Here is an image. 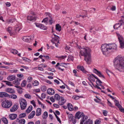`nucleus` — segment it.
I'll list each match as a JSON object with an SVG mask.
<instances>
[{
	"instance_id": "1",
	"label": "nucleus",
	"mask_w": 124,
	"mask_h": 124,
	"mask_svg": "<svg viewBox=\"0 0 124 124\" xmlns=\"http://www.w3.org/2000/svg\"><path fill=\"white\" fill-rule=\"evenodd\" d=\"M101 49L103 54L107 56L110 53L117 50V46L115 44H105L102 45Z\"/></svg>"
},
{
	"instance_id": "2",
	"label": "nucleus",
	"mask_w": 124,
	"mask_h": 124,
	"mask_svg": "<svg viewBox=\"0 0 124 124\" xmlns=\"http://www.w3.org/2000/svg\"><path fill=\"white\" fill-rule=\"evenodd\" d=\"M113 62L116 69L120 72H124V57L118 55Z\"/></svg>"
},
{
	"instance_id": "3",
	"label": "nucleus",
	"mask_w": 124,
	"mask_h": 124,
	"mask_svg": "<svg viewBox=\"0 0 124 124\" xmlns=\"http://www.w3.org/2000/svg\"><path fill=\"white\" fill-rule=\"evenodd\" d=\"M79 56L84 57V60L88 64H89L91 62V55L88 50L85 48H81Z\"/></svg>"
},
{
	"instance_id": "4",
	"label": "nucleus",
	"mask_w": 124,
	"mask_h": 124,
	"mask_svg": "<svg viewBox=\"0 0 124 124\" xmlns=\"http://www.w3.org/2000/svg\"><path fill=\"white\" fill-rule=\"evenodd\" d=\"M12 105V101H10L5 100L2 103V106L6 108H8L10 107Z\"/></svg>"
},
{
	"instance_id": "5",
	"label": "nucleus",
	"mask_w": 124,
	"mask_h": 124,
	"mask_svg": "<svg viewBox=\"0 0 124 124\" xmlns=\"http://www.w3.org/2000/svg\"><path fill=\"white\" fill-rule=\"evenodd\" d=\"M52 39L51 40V42L53 44H55V46L58 47V44L59 42V40L58 39L59 37L58 36L53 34L52 36Z\"/></svg>"
},
{
	"instance_id": "6",
	"label": "nucleus",
	"mask_w": 124,
	"mask_h": 124,
	"mask_svg": "<svg viewBox=\"0 0 124 124\" xmlns=\"http://www.w3.org/2000/svg\"><path fill=\"white\" fill-rule=\"evenodd\" d=\"M52 39L51 40V42L53 44H55V46L58 47V44L59 42V40L58 39L59 37L58 36L53 34L52 36Z\"/></svg>"
},
{
	"instance_id": "7",
	"label": "nucleus",
	"mask_w": 124,
	"mask_h": 124,
	"mask_svg": "<svg viewBox=\"0 0 124 124\" xmlns=\"http://www.w3.org/2000/svg\"><path fill=\"white\" fill-rule=\"evenodd\" d=\"M21 109L23 110L26 107L27 103L26 100L23 98L21 99L20 101Z\"/></svg>"
},
{
	"instance_id": "8",
	"label": "nucleus",
	"mask_w": 124,
	"mask_h": 124,
	"mask_svg": "<svg viewBox=\"0 0 124 124\" xmlns=\"http://www.w3.org/2000/svg\"><path fill=\"white\" fill-rule=\"evenodd\" d=\"M117 34L120 44V47L122 49L124 48V39L119 34Z\"/></svg>"
},
{
	"instance_id": "9",
	"label": "nucleus",
	"mask_w": 124,
	"mask_h": 124,
	"mask_svg": "<svg viewBox=\"0 0 124 124\" xmlns=\"http://www.w3.org/2000/svg\"><path fill=\"white\" fill-rule=\"evenodd\" d=\"M121 18L122 19L119 21L120 23L116 24L114 25V29H117L121 25L124 24V14L123 16H121Z\"/></svg>"
},
{
	"instance_id": "10",
	"label": "nucleus",
	"mask_w": 124,
	"mask_h": 124,
	"mask_svg": "<svg viewBox=\"0 0 124 124\" xmlns=\"http://www.w3.org/2000/svg\"><path fill=\"white\" fill-rule=\"evenodd\" d=\"M34 38L33 35L30 36H24L22 37V39L24 41L27 42H30V41L33 40Z\"/></svg>"
},
{
	"instance_id": "11",
	"label": "nucleus",
	"mask_w": 124,
	"mask_h": 124,
	"mask_svg": "<svg viewBox=\"0 0 124 124\" xmlns=\"http://www.w3.org/2000/svg\"><path fill=\"white\" fill-rule=\"evenodd\" d=\"M88 78L90 82V83H88L89 84L91 87L93 88L92 85H93V74H92V75L90 74H88Z\"/></svg>"
},
{
	"instance_id": "12",
	"label": "nucleus",
	"mask_w": 124,
	"mask_h": 124,
	"mask_svg": "<svg viewBox=\"0 0 124 124\" xmlns=\"http://www.w3.org/2000/svg\"><path fill=\"white\" fill-rule=\"evenodd\" d=\"M75 116L76 118H77L78 119H79L84 116V113L83 112L78 111L76 113Z\"/></svg>"
},
{
	"instance_id": "13",
	"label": "nucleus",
	"mask_w": 124,
	"mask_h": 124,
	"mask_svg": "<svg viewBox=\"0 0 124 124\" xmlns=\"http://www.w3.org/2000/svg\"><path fill=\"white\" fill-rule=\"evenodd\" d=\"M8 96H9V95L6 92H0V97H8Z\"/></svg>"
},
{
	"instance_id": "14",
	"label": "nucleus",
	"mask_w": 124,
	"mask_h": 124,
	"mask_svg": "<svg viewBox=\"0 0 124 124\" xmlns=\"http://www.w3.org/2000/svg\"><path fill=\"white\" fill-rule=\"evenodd\" d=\"M37 17H33L31 16H28L27 17V20L30 21H35L37 19Z\"/></svg>"
},
{
	"instance_id": "15",
	"label": "nucleus",
	"mask_w": 124,
	"mask_h": 124,
	"mask_svg": "<svg viewBox=\"0 0 124 124\" xmlns=\"http://www.w3.org/2000/svg\"><path fill=\"white\" fill-rule=\"evenodd\" d=\"M77 68L78 70H80L82 71L84 73H86L87 72V71L85 70V69L83 66H78L77 67Z\"/></svg>"
},
{
	"instance_id": "16",
	"label": "nucleus",
	"mask_w": 124,
	"mask_h": 124,
	"mask_svg": "<svg viewBox=\"0 0 124 124\" xmlns=\"http://www.w3.org/2000/svg\"><path fill=\"white\" fill-rule=\"evenodd\" d=\"M66 100L62 97L61 98L60 100L59 101V104L60 105H63L66 102Z\"/></svg>"
},
{
	"instance_id": "17",
	"label": "nucleus",
	"mask_w": 124,
	"mask_h": 124,
	"mask_svg": "<svg viewBox=\"0 0 124 124\" xmlns=\"http://www.w3.org/2000/svg\"><path fill=\"white\" fill-rule=\"evenodd\" d=\"M5 91L8 93H15L14 90L11 88H7Z\"/></svg>"
},
{
	"instance_id": "18",
	"label": "nucleus",
	"mask_w": 124,
	"mask_h": 124,
	"mask_svg": "<svg viewBox=\"0 0 124 124\" xmlns=\"http://www.w3.org/2000/svg\"><path fill=\"white\" fill-rule=\"evenodd\" d=\"M47 92L48 94L50 95H52L54 93V91L52 88L48 89L47 90Z\"/></svg>"
},
{
	"instance_id": "19",
	"label": "nucleus",
	"mask_w": 124,
	"mask_h": 124,
	"mask_svg": "<svg viewBox=\"0 0 124 124\" xmlns=\"http://www.w3.org/2000/svg\"><path fill=\"white\" fill-rule=\"evenodd\" d=\"M17 106L15 104L10 109V111L11 112H13L17 110Z\"/></svg>"
},
{
	"instance_id": "20",
	"label": "nucleus",
	"mask_w": 124,
	"mask_h": 124,
	"mask_svg": "<svg viewBox=\"0 0 124 124\" xmlns=\"http://www.w3.org/2000/svg\"><path fill=\"white\" fill-rule=\"evenodd\" d=\"M9 118L11 120H14L17 117V115L16 114H12L9 116Z\"/></svg>"
},
{
	"instance_id": "21",
	"label": "nucleus",
	"mask_w": 124,
	"mask_h": 124,
	"mask_svg": "<svg viewBox=\"0 0 124 124\" xmlns=\"http://www.w3.org/2000/svg\"><path fill=\"white\" fill-rule=\"evenodd\" d=\"M16 121L17 122H18L19 124H24L25 122V120L23 119H17Z\"/></svg>"
},
{
	"instance_id": "22",
	"label": "nucleus",
	"mask_w": 124,
	"mask_h": 124,
	"mask_svg": "<svg viewBox=\"0 0 124 124\" xmlns=\"http://www.w3.org/2000/svg\"><path fill=\"white\" fill-rule=\"evenodd\" d=\"M15 76L14 75L9 76L7 78V79L9 81H11L15 79Z\"/></svg>"
},
{
	"instance_id": "23",
	"label": "nucleus",
	"mask_w": 124,
	"mask_h": 124,
	"mask_svg": "<svg viewBox=\"0 0 124 124\" xmlns=\"http://www.w3.org/2000/svg\"><path fill=\"white\" fill-rule=\"evenodd\" d=\"M35 111H32L31 113V114L29 115L28 116V118L29 119H31L34 116L35 114Z\"/></svg>"
},
{
	"instance_id": "24",
	"label": "nucleus",
	"mask_w": 124,
	"mask_h": 124,
	"mask_svg": "<svg viewBox=\"0 0 124 124\" xmlns=\"http://www.w3.org/2000/svg\"><path fill=\"white\" fill-rule=\"evenodd\" d=\"M93 77H94L95 78L97 79V80L96 81V82L98 85H101V84L102 83V82L97 77H95L94 75H93Z\"/></svg>"
},
{
	"instance_id": "25",
	"label": "nucleus",
	"mask_w": 124,
	"mask_h": 124,
	"mask_svg": "<svg viewBox=\"0 0 124 124\" xmlns=\"http://www.w3.org/2000/svg\"><path fill=\"white\" fill-rule=\"evenodd\" d=\"M41 110L40 108H37L36 110V116H39L41 114Z\"/></svg>"
},
{
	"instance_id": "26",
	"label": "nucleus",
	"mask_w": 124,
	"mask_h": 124,
	"mask_svg": "<svg viewBox=\"0 0 124 124\" xmlns=\"http://www.w3.org/2000/svg\"><path fill=\"white\" fill-rule=\"evenodd\" d=\"M82 119L81 120L80 124H83V122L87 119L88 117L84 115Z\"/></svg>"
},
{
	"instance_id": "27",
	"label": "nucleus",
	"mask_w": 124,
	"mask_h": 124,
	"mask_svg": "<svg viewBox=\"0 0 124 124\" xmlns=\"http://www.w3.org/2000/svg\"><path fill=\"white\" fill-rule=\"evenodd\" d=\"M56 30L57 31H60L61 30V27L59 24H57L56 25Z\"/></svg>"
},
{
	"instance_id": "28",
	"label": "nucleus",
	"mask_w": 124,
	"mask_h": 124,
	"mask_svg": "<svg viewBox=\"0 0 124 124\" xmlns=\"http://www.w3.org/2000/svg\"><path fill=\"white\" fill-rule=\"evenodd\" d=\"M12 28L10 27H9L7 28V31L9 33L10 35H11L13 34L12 32Z\"/></svg>"
},
{
	"instance_id": "29",
	"label": "nucleus",
	"mask_w": 124,
	"mask_h": 124,
	"mask_svg": "<svg viewBox=\"0 0 124 124\" xmlns=\"http://www.w3.org/2000/svg\"><path fill=\"white\" fill-rule=\"evenodd\" d=\"M32 106H29L26 111V112L27 113H29L32 110Z\"/></svg>"
},
{
	"instance_id": "30",
	"label": "nucleus",
	"mask_w": 124,
	"mask_h": 124,
	"mask_svg": "<svg viewBox=\"0 0 124 124\" xmlns=\"http://www.w3.org/2000/svg\"><path fill=\"white\" fill-rule=\"evenodd\" d=\"M68 109L70 111H72L73 110V106L71 103H69L68 105Z\"/></svg>"
},
{
	"instance_id": "31",
	"label": "nucleus",
	"mask_w": 124,
	"mask_h": 124,
	"mask_svg": "<svg viewBox=\"0 0 124 124\" xmlns=\"http://www.w3.org/2000/svg\"><path fill=\"white\" fill-rule=\"evenodd\" d=\"M74 59V57L72 55H69L68 57V58L67 59V61H73Z\"/></svg>"
},
{
	"instance_id": "32",
	"label": "nucleus",
	"mask_w": 124,
	"mask_h": 124,
	"mask_svg": "<svg viewBox=\"0 0 124 124\" xmlns=\"http://www.w3.org/2000/svg\"><path fill=\"white\" fill-rule=\"evenodd\" d=\"M54 99L57 100H59L60 99V96L59 95L57 94H55L54 95Z\"/></svg>"
},
{
	"instance_id": "33",
	"label": "nucleus",
	"mask_w": 124,
	"mask_h": 124,
	"mask_svg": "<svg viewBox=\"0 0 124 124\" xmlns=\"http://www.w3.org/2000/svg\"><path fill=\"white\" fill-rule=\"evenodd\" d=\"M118 107L119 110L121 112L123 113H124V108L122 107L121 105H119V106H118Z\"/></svg>"
},
{
	"instance_id": "34",
	"label": "nucleus",
	"mask_w": 124,
	"mask_h": 124,
	"mask_svg": "<svg viewBox=\"0 0 124 124\" xmlns=\"http://www.w3.org/2000/svg\"><path fill=\"white\" fill-rule=\"evenodd\" d=\"M8 97L14 99H16L17 98V96L16 95L12 94L10 95H9V96H8Z\"/></svg>"
},
{
	"instance_id": "35",
	"label": "nucleus",
	"mask_w": 124,
	"mask_h": 124,
	"mask_svg": "<svg viewBox=\"0 0 124 124\" xmlns=\"http://www.w3.org/2000/svg\"><path fill=\"white\" fill-rule=\"evenodd\" d=\"M84 124H93V121L89 119L85 122Z\"/></svg>"
},
{
	"instance_id": "36",
	"label": "nucleus",
	"mask_w": 124,
	"mask_h": 124,
	"mask_svg": "<svg viewBox=\"0 0 124 124\" xmlns=\"http://www.w3.org/2000/svg\"><path fill=\"white\" fill-rule=\"evenodd\" d=\"M2 121L5 124H7L8 121L6 118H2L1 119Z\"/></svg>"
},
{
	"instance_id": "37",
	"label": "nucleus",
	"mask_w": 124,
	"mask_h": 124,
	"mask_svg": "<svg viewBox=\"0 0 124 124\" xmlns=\"http://www.w3.org/2000/svg\"><path fill=\"white\" fill-rule=\"evenodd\" d=\"M27 82L25 80H23L21 84L22 87H24L26 85Z\"/></svg>"
},
{
	"instance_id": "38",
	"label": "nucleus",
	"mask_w": 124,
	"mask_h": 124,
	"mask_svg": "<svg viewBox=\"0 0 124 124\" xmlns=\"http://www.w3.org/2000/svg\"><path fill=\"white\" fill-rule=\"evenodd\" d=\"M48 18L47 17H46L42 21V22H44L46 25L47 24Z\"/></svg>"
},
{
	"instance_id": "39",
	"label": "nucleus",
	"mask_w": 124,
	"mask_h": 124,
	"mask_svg": "<svg viewBox=\"0 0 124 124\" xmlns=\"http://www.w3.org/2000/svg\"><path fill=\"white\" fill-rule=\"evenodd\" d=\"M64 64H66V63H61L60 64L59 63H57V64L56 65V67H57L59 65L60 66L62 67H65L64 66Z\"/></svg>"
},
{
	"instance_id": "40",
	"label": "nucleus",
	"mask_w": 124,
	"mask_h": 124,
	"mask_svg": "<svg viewBox=\"0 0 124 124\" xmlns=\"http://www.w3.org/2000/svg\"><path fill=\"white\" fill-rule=\"evenodd\" d=\"M48 116V114L47 112H45L42 116L43 118L44 119H46Z\"/></svg>"
},
{
	"instance_id": "41",
	"label": "nucleus",
	"mask_w": 124,
	"mask_h": 124,
	"mask_svg": "<svg viewBox=\"0 0 124 124\" xmlns=\"http://www.w3.org/2000/svg\"><path fill=\"white\" fill-rule=\"evenodd\" d=\"M100 72L98 71L96 69H93V73L96 74L97 75L99 74Z\"/></svg>"
},
{
	"instance_id": "42",
	"label": "nucleus",
	"mask_w": 124,
	"mask_h": 124,
	"mask_svg": "<svg viewBox=\"0 0 124 124\" xmlns=\"http://www.w3.org/2000/svg\"><path fill=\"white\" fill-rule=\"evenodd\" d=\"M11 52L14 54H16L18 53V51L16 49H13L11 50Z\"/></svg>"
},
{
	"instance_id": "43",
	"label": "nucleus",
	"mask_w": 124,
	"mask_h": 124,
	"mask_svg": "<svg viewBox=\"0 0 124 124\" xmlns=\"http://www.w3.org/2000/svg\"><path fill=\"white\" fill-rule=\"evenodd\" d=\"M67 57L66 55L65 56H56V57L57 58H60L61 60Z\"/></svg>"
},
{
	"instance_id": "44",
	"label": "nucleus",
	"mask_w": 124,
	"mask_h": 124,
	"mask_svg": "<svg viewBox=\"0 0 124 124\" xmlns=\"http://www.w3.org/2000/svg\"><path fill=\"white\" fill-rule=\"evenodd\" d=\"M26 116V114L25 113H24L20 114L19 116V118H23L25 117Z\"/></svg>"
},
{
	"instance_id": "45",
	"label": "nucleus",
	"mask_w": 124,
	"mask_h": 124,
	"mask_svg": "<svg viewBox=\"0 0 124 124\" xmlns=\"http://www.w3.org/2000/svg\"><path fill=\"white\" fill-rule=\"evenodd\" d=\"M24 97L26 98L30 99L31 98V95L29 94H26L24 95Z\"/></svg>"
},
{
	"instance_id": "46",
	"label": "nucleus",
	"mask_w": 124,
	"mask_h": 124,
	"mask_svg": "<svg viewBox=\"0 0 124 124\" xmlns=\"http://www.w3.org/2000/svg\"><path fill=\"white\" fill-rule=\"evenodd\" d=\"M41 89L42 91L44 92L46 91L47 89V88L46 86H43L41 87Z\"/></svg>"
},
{
	"instance_id": "47",
	"label": "nucleus",
	"mask_w": 124,
	"mask_h": 124,
	"mask_svg": "<svg viewBox=\"0 0 124 124\" xmlns=\"http://www.w3.org/2000/svg\"><path fill=\"white\" fill-rule=\"evenodd\" d=\"M3 82L6 83V84L9 86H12L13 85L11 84V83L10 82L7 81H4Z\"/></svg>"
},
{
	"instance_id": "48",
	"label": "nucleus",
	"mask_w": 124,
	"mask_h": 124,
	"mask_svg": "<svg viewBox=\"0 0 124 124\" xmlns=\"http://www.w3.org/2000/svg\"><path fill=\"white\" fill-rule=\"evenodd\" d=\"M82 97L78 95H75L73 96V98L75 100H77L78 99L80 98H82Z\"/></svg>"
},
{
	"instance_id": "49",
	"label": "nucleus",
	"mask_w": 124,
	"mask_h": 124,
	"mask_svg": "<svg viewBox=\"0 0 124 124\" xmlns=\"http://www.w3.org/2000/svg\"><path fill=\"white\" fill-rule=\"evenodd\" d=\"M115 105L117 107L119 106V105H120L119 104V101L117 100H115Z\"/></svg>"
},
{
	"instance_id": "50",
	"label": "nucleus",
	"mask_w": 124,
	"mask_h": 124,
	"mask_svg": "<svg viewBox=\"0 0 124 124\" xmlns=\"http://www.w3.org/2000/svg\"><path fill=\"white\" fill-rule=\"evenodd\" d=\"M40 28L42 29L46 30V27L44 25L41 24Z\"/></svg>"
},
{
	"instance_id": "51",
	"label": "nucleus",
	"mask_w": 124,
	"mask_h": 124,
	"mask_svg": "<svg viewBox=\"0 0 124 124\" xmlns=\"http://www.w3.org/2000/svg\"><path fill=\"white\" fill-rule=\"evenodd\" d=\"M32 84L34 86H35L38 85L39 84V83L36 80Z\"/></svg>"
},
{
	"instance_id": "52",
	"label": "nucleus",
	"mask_w": 124,
	"mask_h": 124,
	"mask_svg": "<svg viewBox=\"0 0 124 124\" xmlns=\"http://www.w3.org/2000/svg\"><path fill=\"white\" fill-rule=\"evenodd\" d=\"M72 23H74L75 24H76V25H79L80 26V23H78V22L72 21L70 23V24H72Z\"/></svg>"
},
{
	"instance_id": "53",
	"label": "nucleus",
	"mask_w": 124,
	"mask_h": 124,
	"mask_svg": "<svg viewBox=\"0 0 124 124\" xmlns=\"http://www.w3.org/2000/svg\"><path fill=\"white\" fill-rule=\"evenodd\" d=\"M22 59L24 61H26L29 62H30L31 61V60H30L26 58L23 57Z\"/></svg>"
},
{
	"instance_id": "54",
	"label": "nucleus",
	"mask_w": 124,
	"mask_h": 124,
	"mask_svg": "<svg viewBox=\"0 0 124 124\" xmlns=\"http://www.w3.org/2000/svg\"><path fill=\"white\" fill-rule=\"evenodd\" d=\"M13 84L15 85H19L20 84V83L18 80L16 81H13Z\"/></svg>"
},
{
	"instance_id": "55",
	"label": "nucleus",
	"mask_w": 124,
	"mask_h": 124,
	"mask_svg": "<svg viewBox=\"0 0 124 124\" xmlns=\"http://www.w3.org/2000/svg\"><path fill=\"white\" fill-rule=\"evenodd\" d=\"M54 114L55 116V117H56V118L57 119V120L60 123H61V122L60 120V119L58 117V116H57V115L56 114H55L54 113Z\"/></svg>"
},
{
	"instance_id": "56",
	"label": "nucleus",
	"mask_w": 124,
	"mask_h": 124,
	"mask_svg": "<svg viewBox=\"0 0 124 124\" xmlns=\"http://www.w3.org/2000/svg\"><path fill=\"white\" fill-rule=\"evenodd\" d=\"M22 88H20L19 89H18L17 91L18 93L19 94L22 93L23 92V91L22 90Z\"/></svg>"
},
{
	"instance_id": "57",
	"label": "nucleus",
	"mask_w": 124,
	"mask_h": 124,
	"mask_svg": "<svg viewBox=\"0 0 124 124\" xmlns=\"http://www.w3.org/2000/svg\"><path fill=\"white\" fill-rule=\"evenodd\" d=\"M81 14L83 15L86 16V17L87 16V14L86 11H84L82 12Z\"/></svg>"
},
{
	"instance_id": "58",
	"label": "nucleus",
	"mask_w": 124,
	"mask_h": 124,
	"mask_svg": "<svg viewBox=\"0 0 124 124\" xmlns=\"http://www.w3.org/2000/svg\"><path fill=\"white\" fill-rule=\"evenodd\" d=\"M32 78L31 77H29L27 79V81L28 82H30L32 81Z\"/></svg>"
},
{
	"instance_id": "59",
	"label": "nucleus",
	"mask_w": 124,
	"mask_h": 124,
	"mask_svg": "<svg viewBox=\"0 0 124 124\" xmlns=\"http://www.w3.org/2000/svg\"><path fill=\"white\" fill-rule=\"evenodd\" d=\"M45 15L46 16H48L50 17H51V14L49 13L46 12L45 13Z\"/></svg>"
},
{
	"instance_id": "60",
	"label": "nucleus",
	"mask_w": 124,
	"mask_h": 124,
	"mask_svg": "<svg viewBox=\"0 0 124 124\" xmlns=\"http://www.w3.org/2000/svg\"><path fill=\"white\" fill-rule=\"evenodd\" d=\"M101 122V121L100 120H99L97 119L96 121H95L94 124H100Z\"/></svg>"
},
{
	"instance_id": "61",
	"label": "nucleus",
	"mask_w": 124,
	"mask_h": 124,
	"mask_svg": "<svg viewBox=\"0 0 124 124\" xmlns=\"http://www.w3.org/2000/svg\"><path fill=\"white\" fill-rule=\"evenodd\" d=\"M31 103L35 107L36 106V105L35 104V101L34 100H33L32 101H31Z\"/></svg>"
},
{
	"instance_id": "62",
	"label": "nucleus",
	"mask_w": 124,
	"mask_h": 124,
	"mask_svg": "<svg viewBox=\"0 0 124 124\" xmlns=\"http://www.w3.org/2000/svg\"><path fill=\"white\" fill-rule=\"evenodd\" d=\"M103 114L104 116H106L107 115V112L106 110H103Z\"/></svg>"
},
{
	"instance_id": "63",
	"label": "nucleus",
	"mask_w": 124,
	"mask_h": 124,
	"mask_svg": "<svg viewBox=\"0 0 124 124\" xmlns=\"http://www.w3.org/2000/svg\"><path fill=\"white\" fill-rule=\"evenodd\" d=\"M116 9V7L115 6H112V7L110 9L113 11H115Z\"/></svg>"
},
{
	"instance_id": "64",
	"label": "nucleus",
	"mask_w": 124,
	"mask_h": 124,
	"mask_svg": "<svg viewBox=\"0 0 124 124\" xmlns=\"http://www.w3.org/2000/svg\"><path fill=\"white\" fill-rule=\"evenodd\" d=\"M18 71L17 70L15 69L11 70V72L12 73H16Z\"/></svg>"
}]
</instances>
